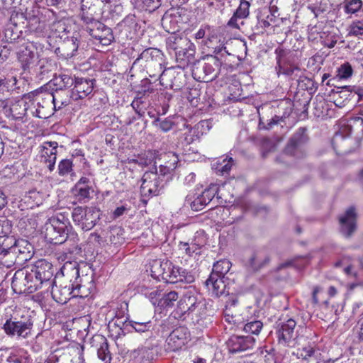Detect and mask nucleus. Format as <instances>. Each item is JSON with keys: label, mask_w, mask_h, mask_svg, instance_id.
I'll list each match as a JSON object with an SVG mask.
<instances>
[{"label": "nucleus", "mask_w": 363, "mask_h": 363, "mask_svg": "<svg viewBox=\"0 0 363 363\" xmlns=\"http://www.w3.org/2000/svg\"><path fill=\"white\" fill-rule=\"evenodd\" d=\"M219 189L216 184H211L208 189H205L194 200L188 196L186 202L188 203L193 211H199L202 210L214 198Z\"/></svg>", "instance_id": "nucleus-13"}, {"label": "nucleus", "mask_w": 363, "mask_h": 363, "mask_svg": "<svg viewBox=\"0 0 363 363\" xmlns=\"http://www.w3.org/2000/svg\"><path fill=\"white\" fill-rule=\"evenodd\" d=\"M32 250V245L26 240L14 237L0 240V264L10 268L17 259L19 262L28 261L33 256Z\"/></svg>", "instance_id": "nucleus-1"}, {"label": "nucleus", "mask_w": 363, "mask_h": 363, "mask_svg": "<svg viewBox=\"0 0 363 363\" xmlns=\"http://www.w3.org/2000/svg\"><path fill=\"white\" fill-rule=\"evenodd\" d=\"M34 272L45 284V286L48 289L50 288L52 284H55L52 279L53 277V267L51 263L45 259L38 260L33 266L30 267Z\"/></svg>", "instance_id": "nucleus-15"}, {"label": "nucleus", "mask_w": 363, "mask_h": 363, "mask_svg": "<svg viewBox=\"0 0 363 363\" xmlns=\"http://www.w3.org/2000/svg\"><path fill=\"white\" fill-rule=\"evenodd\" d=\"M18 60L24 70L33 69L38 60V52L33 45H27L18 52Z\"/></svg>", "instance_id": "nucleus-18"}, {"label": "nucleus", "mask_w": 363, "mask_h": 363, "mask_svg": "<svg viewBox=\"0 0 363 363\" xmlns=\"http://www.w3.org/2000/svg\"><path fill=\"white\" fill-rule=\"evenodd\" d=\"M98 357L104 362V363H109L111 357L108 349V344L104 342L97 351Z\"/></svg>", "instance_id": "nucleus-50"}, {"label": "nucleus", "mask_w": 363, "mask_h": 363, "mask_svg": "<svg viewBox=\"0 0 363 363\" xmlns=\"http://www.w3.org/2000/svg\"><path fill=\"white\" fill-rule=\"evenodd\" d=\"M166 272L163 274V280L167 283L186 282L192 283L194 281V276L186 269L174 266L170 261L169 263L165 264Z\"/></svg>", "instance_id": "nucleus-12"}, {"label": "nucleus", "mask_w": 363, "mask_h": 363, "mask_svg": "<svg viewBox=\"0 0 363 363\" xmlns=\"http://www.w3.org/2000/svg\"><path fill=\"white\" fill-rule=\"evenodd\" d=\"M257 18L258 26L267 28L275 21L276 15L270 9L264 8L259 11Z\"/></svg>", "instance_id": "nucleus-28"}, {"label": "nucleus", "mask_w": 363, "mask_h": 363, "mask_svg": "<svg viewBox=\"0 0 363 363\" xmlns=\"http://www.w3.org/2000/svg\"><path fill=\"white\" fill-rule=\"evenodd\" d=\"M178 294L174 291H172L167 294H162V297L158 302V306L162 308L171 307L174 303L178 299Z\"/></svg>", "instance_id": "nucleus-41"}, {"label": "nucleus", "mask_w": 363, "mask_h": 363, "mask_svg": "<svg viewBox=\"0 0 363 363\" xmlns=\"http://www.w3.org/2000/svg\"><path fill=\"white\" fill-rule=\"evenodd\" d=\"M206 284L208 290L216 297L225 293V284L223 281V278L210 275L209 278L206 281Z\"/></svg>", "instance_id": "nucleus-23"}, {"label": "nucleus", "mask_w": 363, "mask_h": 363, "mask_svg": "<svg viewBox=\"0 0 363 363\" xmlns=\"http://www.w3.org/2000/svg\"><path fill=\"white\" fill-rule=\"evenodd\" d=\"M163 179L157 172H145L142 177L140 192L143 196H153L159 194Z\"/></svg>", "instance_id": "nucleus-11"}, {"label": "nucleus", "mask_w": 363, "mask_h": 363, "mask_svg": "<svg viewBox=\"0 0 363 363\" xmlns=\"http://www.w3.org/2000/svg\"><path fill=\"white\" fill-rule=\"evenodd\" d=\"M189 337L188 329L180 326L175 328L168 336L166 340L167 350L177 351L187 342Z\"/></svg>", "instance_id": "nucleus-14"}, {"label": "nucleus", "mask_w": 363, "mask_h": 363, "mask_svg": "<svg viewBox=\"0 0 363 363\" xmlns=\"http://www.w3.org/2000/svg\"><path fill=\"white\" fill-rule=\"evenodd\" d=\"M10 55V51L6 47H0V64L6 61Z\"/></svg>", "instance_id": "nucleus-64"}, {"label": "nucleus", "mask_w": 363, "mask_h": 363, "mask_svg": "<svg viewBox=\"0 0 363 363\" xmlns=\"http://www.w3.org/2000/svg\"><path fill=\"white\" fill-rule=\"evenodd\" d=\"M348 35L358 38L363 36V21H353L349 27Z\"/></svg>", "instance_id": "nucleus-48"}, {"label": "nucleus", "mask_w": 363, "mask_h": 363, "mask_svg": "<svg viewBox=\"0 0 363 363\" xmlns=\"http://www.w3.org/2000/svg\"><path fill=\"white\" fill-rule=\"evenodd\" d=\"M345 11L347 13H355L359 11L362 6V0H345Z\"/></svg>", "instance_id": "nucleus-46"}, {"label": "nucleus", "mask_w": 363, "mask_h": 363, "mask_svg": "<svg viewBox=\"0 0 363 363\" xmlns=\"http://www.w3.org/2000/svg\"><path fill=\"white\" fill-rule=\"evenodd\" d=\"M250 4L248 1L240 0V5L234 13L239 19H244L248 17L250 14Z\"/></svg>", "instance_id": "nucleus-45"}, {"label": "nucleus", "mask_w": 363, "mask_h": 363, "mask_svg": "<svg viewBox=\"0 0 363 363\" xmlns=\"http://www.w3.org/2000/svg\"><path fill=\"white\" fill-rule=\"evenodd\" d=\"M79 47V43L77 38L72 37L64 41L62 45V50L64 51V55L66 57H72L75 55Z\"/></svg>", "instance_id": "nucleus-36"}, {"label": "nucleus", "mask_w": 363, "mask_h": 363, "mask_svg": "<svg viewBox=\"0 0 363 363\" xmlns=\"http://www.w3.org/2000/svg\"><path fill=\"white\" fill-rule=\"evenodd\" d=\"M222 69L223 63L218 57L207 55L203 61L194 65L192 75L196 81L208 82L221 74Z\"/></svg>", "instance_id": "nucleus-6"}, {"label": "nucleus", "mask_w": 363, "mask_h": 363, "mask_svg": "<svg viewBox=\"0 0 363 363\" xmlns=\"http://www.w3.org/2000/svg\"><path fill=\"white\" fill-rule=\"evenodd\" d=\"M89 242L93 244L102 245L104 244L105 240L103 239L101 235L98 234L97 233H92L89 237Z\"/></svg>", "instance_id": "nucleus-60"}, {"label": "nucleus", "mask_w": 363, "mask_h": 363, "mask_svg": "<svg viewBox=\"0 0 363 363\" xmlns=\"http://www.w3.org/2000/svg\"><path fill=\"white\" fill-rule=\"evenodd\" d=\"M128 318H111V320L109 322L110 326L118 327L120 330L123 329V327H128Z\"/></svg>", "instance_id": "nucleus-54"}, {"label": "nucleus", "mask_w": 363, "mask_h": 363, "mask_svg": "<svg viewBox=\"0 0 363 363\" xmlns=\"http://www.w3.org/2000/svg\"><path fill=\"white\" fill-rule=\"evenodd\" d=\"M83 281L86 282L87 286L79 285L78 279L77 281H74L72 284H70L72 290V296L85 298L94 291L95 284L92 273L91 274H86L83 279Z\"/></svg>", "instance_id": "nucleus-21"}, {"label": "nucleus", "mask_w": 363, "mask_h": 363, "mask_svg": "<svg viewBox=\"0 0 363 363\" xmlns=\"http://www.w3.org/2000/svg\"><path fill=\"white\" fill-rule=\"evenodd\" d=\"M72 162L70 160H62L58 165L59 174L65 176L72 171Z\"/></svg>", "instance_id": "nucleus-51"}, {"label": "nucleus", "mask_w": 363, "mask_h": 363, "mask_svg": "<svg viewBox=\"0 0 363 363\" xmlns=\"http://www.w3.org/2000/svg\"><path fill=\"white\" fill-rule=\"evenodd\" d=\"M146 9L152 11L159 8L161 5L160 0H144Z\"/></svg>", "instance_id": "nucleus-59"}, {"label": "nucleus", "mask_w": 363, "mask_h": 363, "mask_svg": "<svg viewBox=\"0 0 363 363\" xmlns=\"http://www.w3.org/2000/svg\"><path fill=\"white\" fill-rule=\"evenodd\" d=\"M11 231V221L4 217L0 218V238L4 239L7 237H10L9 234Z\"/></svg>", "instance_id": "nucleus-47"}, {"label": "nucleus", "mask_w": 363, "mask_h": 363, "mask_svg": "<svg viewBox=\"0 0 363 363\" xmlns=\"http://www.w3.org/2000/svg\"><path fill=\"white\" fill-rule=\"evenodd\" d=\"M269 257L264 251L256 252L250 259V264L255 270L262 267L269 262Z\"/></svg>", "instance_id": "nucleus-35"}, {"label": "nucleus", "mask_w": 363, "mask_h": 363, "mask_svg": "<svg viewBox=\"0 0 363 363\" xmlns=\"http://www.w3.org/2000/svg\"><path fill=\"white\" fill-rule=\"evenodd\" d=\"M255 342L250 336H237L233 340V350L235 352L245 351L253 347Z\"/></svg>", "instance_id": "nucleus-24"}, {"label": "nucleus", "mask_w": 363, "mask_h": 363, "mask_svg": "<svg viewBox=\"0 0 363 363\" xmlns=\"http://www.w3.org/2000/svg\"><path fill=\"white\" fill-rule=\"evenodd\" d=\"M355 209L350 207L345 213L340 217V230L345 236H350L356 229Z\"/></svg>", "instance_id": "nucleus-20"}, {"label": "nucleus", "mask_w": 363, "mask_h": 363, "mask_svg": "<svg viewBox=\"0 0 363 363\" xmlns=\"http://www.w3.org/2000/svg\"><path fill=\"white\" fill-rule=\"evenodd\" d=\"M162 160L164 163L166 164L165 167L167 170H174L177 167L179 162L178 156L172 152H169L161 155L159 160Z\"/></svg>", "instance_id": "nucleus-40"}, {"label": "nucleus", "mask_w": 363, "mask_h": 363, "mask_svg": "<svg viewBox=\"0 0 363 363\" xmlns=\"http://www.w3.org/2000/svg\"><path fill=\"white\" fill-rule=\"evenodd\" d=\"M180 246L182 249H184L186 254L191 255L192 253L195 252L198 247L195 245H192V246H189L187 242H181Z\"/></svg>", "instance_id": "nucleus-63"}, {"label": "nucleus", "mask_w": 363, "mask_h": 363, "mask_svg": "<svg viewBox=\"0 0 363 363\" xmlns=\"http://www.w3.org/2000/svg\"><path fill=\"white\" fill-rule=\"evenodd\" d=\"M57 146V142H45L41 146L40 162L44 163L50 172L55 168Z\"/></svg>", "instance_id": "nucleus-17"}, {"label": "nucleus", "mask_w": 363, "mask_h": 363, "mask_svg": "<svg viewBox=\"0 0 363 363\" xmlns=\"http://www.w3.org/2000/svg\"><path fill=\"white\" fill-rule=\"evenodd\" d=\"M152 125L160 128L162 132L166 133L172 129L174 123L169 118H164V120H160L159 118H157L152 122Z\"/></svg>", "instance_id": "nucleus-49"}, {"label": "nucleus", "mask_w": 363, "mask_h": 363, "mask_svg": "<svg viewBox=\"0 0 363 363\" xmlns=\"http://www.w3.org/2000/svg\"><path fill=\"white\" fill-rule=\"evenodd\" d=\"M101 28H104V24L97 20H95L89 25L85 26L84 30L91 35V33H95L94 30L100 29Z\"/></svg>", "instance_id": "nucleus-56"}, {"label": "nucleus", "mask_w": 363, "mask_h": 363, "mask_svg": "<svg viewBox=\"0 0 363 363\" xmlns=\"http://www.w3.org/2000/svg\"><path fill=\"white\" fill-rule=\"evenodd\" d=\"M74 223L84 231L92 229L100 218L99 210L93 207H75L72 211Z\"/></svg>", "instance_id": "nucleus-7"}, {"label": "nucleus", "mask_w": 363, "mask_h": 363, "mask_svg": "<svg viewBox=\"0 0 363 363\" xmlns=\"http://www.w3.org/2000/svg\"><path fill=\"white\" fill-rule=\"evenodd\" d=\"M352 72L353 70L352 66L350 65V63L345 62L337 68L336 76L329 79L326 84L328 86H333L335 82L337 79H347L350 78L352 75Z\"/></svg>", "instance_id": "nucleus-31"}, {"label": "nucleus", "mask_w": 363, "mask_h": 363, "mask_svg": "<svg viewBox=\"0 0 363 363\" xmlns=\"http://www.w3.org/2000/svg\"><path fill=\"white\" fill-rule=\"evenodd\" d=\"M263 328V323L260 320H252L245 324L243 330L246 333L259 335Z\"/></svg>", "instance_id": "nucleus-43"}, {"label": "nucleus", "mask_w": 363, "mask_h": 363, "mask_svg": "<svg viewBox=\"0 0 363 363\" xmlns=\"http://www.w3.org/2000/svg\"><path fill=\"white\" fill-rule=\"evenodd\" d=\"M23 350H11L7 349V363H31L28 357L23 356Z\"/></svg>", "instance_id": "nucleus-34"}, {"label": "nucleus", "mask_w": 363, "mask_h": 363, "mask_svg": "<svg viewBox=\"0 0 363 363\" xmlns=\"http://www.w3.org/2000/svg\"><path fill=\"white\" fill-rule=\"evenodd\" d=\"M74 79L68 74L62 73L58 76H55L49 83L48 86L52 85L56 86L55 90H63L74 84Z\"/></svg>", "instance_id": "nucleus-27"}, {"label": "nucleus", "mask_w": 363, "mask_h": 363, "mask_svg": "<svg viewBox=\"0 0 363 363\" xmlns=\"http://www.w3.org/2000/svg\"><path fill=\"white\" fill-rule=\"evenodd\" d=\"M33 323L30 318H8L3 325L2 329L9 337L27 338L30 334Z\"/></svg>", "instance_id": "nucleus-9"}, {"label": "nucleus", "mask_w": 363, "mask_h": 363, "mask_svg": "<svg viewBox=\"0 0 363 363\" xmlns=\"http://www.w3.org/2000/svg\"><path fill=\"white\" fill-rule=\"evenodd\" d=\"M141 56L143 58H148L149 57H155L161 58L162 53H161L160 50L158 49L149 48V49L144 50L142 52Z\"/></svg>", "instance_id": "nucleus-57"}, {"label": "nucleus", "mask_w": 363, "mask_h": 363, "mask_svg": "<svg viewBox=\"0 0 363 363\" xmlns=\"http://www.w3.org/2000/svg\"><path fill=\"white\" fill-rule=\"evenodd\" d=\"M231 268V262L227 259H221L213 264L211 276L224 278Z\"/></svg>", "instance_id": "nucleus-32"}, {"label": "nucleus", "mask_w": 363, "mask_h": 363, "mask_svg": "<svg viewBox=\"0 0 363 363\" xmlns=\"http://www.w3.org/2000/svg\"><path fill=\"white\" fill-rule=\"evenodd\" d=\"M128 325L135 332L140 333L148 332L153 329V324L151 320L139 323L138 320H130L128 321Z\"/></svg>", "instance_id": "nucleus-39"}, {"label": "nucleus", "mask_w": 363, "mask_h": 363, "mask_svg": "<svg viewBox=\"0 0 363 363\" xmlns=\"http://www.w3.org/2000/svg\"><path fill=\"white\" fill-rule=\"evenodd\" d=\"M74 86L71 91L70 97L74 100L84 99L91 94L94 89V80L84 78H75Z\"/></svg>", "instance_id": "nucleus-16"}, {"label": "nucleus", "mask_w": 363, "mask_h": 363, "mask_svg": "<svg viewBox=\"0 0 363 363\" xmlns=\"http://www.w3.org/2000/svg\"><path fill=\"white\" fill-rule=\"evenodd\" d=\"M169 263V260H155L154 261L152 267H151V273L152 277L157 279L163 280V274L164 275V272H166V267L164 269V265Z\"/></svg>", "instance_id": "nucleus-37"}, {"label": "nucleus", "mask_w": 363, "mask_h": 363, "mask_svg": "<svg viewBox=\"0 0 363 363\" xmlns=\"http://www.w3.org/2000/svg\"><path fill=\"white\" fill-rule=\"evenodd\" d=\"M51 93V102L52 104L55 111L61 109L63 106H66L69 104L68 93L65 90H55Z\"/></svg>", "instance_id": "nucleus-26"}, {"label": "nucleus", "mask_w": 363, "mask_h": 363, "mask_svg": "<svg viewBox=\"0 0 363 363\" xmlns=\"http://www.w3.org/2000/svg\"><path fill=\"white\" fill-rule=\"evenodd\" d=\"M352 89L350 86H343L341 91L334 92L331 96L335 106L342 108L345 106L351 96Z\"/></svg>", "instance_id": "nucleus-29"}, {"label": "nucleus", "mask_w": 363, "mask_h": 363, "mask_svg": "<svg viewBox=\"0 0 363 363\" xmlns=\"http://www.w3.org/2000/svg\"><path fill=\"white\" fill-rule=\"evenodd\" d=\"M26 199L28 200H33V204L40 206L43 202L42 195L37 191H30L26 196Z\"/></svg>", "instance_id": "nucleus-55"}, {"label": "nucleus", "mask_w": 363, "mask_h": 363, "mask_svg": "<svg viewBox=\"0 0 363 363\" xmlns=\"http://www.w3.org/2000/svg\"><path fill=\"white\" fill-rule=\"evenodd\" d=\"M161 291L157 289L152 290L149 293L148 297L150 299L151 302L155 305L160 301V299L162 297Z\"/></svg>", "instance_id": "nucleus-61"}, {"label": "nucleus", "mask_w": 363, "mask_h": 363, "mask_svg": "<svg viewBox=\"0 0 363 363\" xmlns=\"http://www.w3.org/2000/svg\"><path fill=\"white\" fill-rule=\"evenodd\" d=\"M155 153L149 151L144 156L140 157L139 163L142 165H149L153 161Z\"/></svg>", "instance_id": "nucleus-58"}, {"label": "nucleus", "mask_w": 363, "mask_h": 363, "mask_svg": "<svg viewBox=\"0 0 363 363\" xmlns=\"http://www.w3.org/2000/svg\"><path fill=\"white\" fill-rule=\"evenodd\" d=\"M296 323L294 319H289L278 325L277 335L279 342L283 345L289 344L296 337L295 327Z\"/></svg>", "instance_id": "nucleus-19"}, {"label": "nucleus", "mask_w": 363, "mask_h": 363, "mask_svg": "<svg viewBox=\"0 0 363 363\" xmlns=\"http://www.w3.org/2000/svg\"><path fill=\"white\" fill-rule=\"evenodd\" d=\"M233 165V160L231 157H230L229 159H223L221 162L218 161L217 162L214 163L213 164V168L217 173L221 175H225L229 173Z\"/></svg>", "instance_id": "nucleus-38"}, {"label": "nucleus", "mask_w": 363, "mask_h": 363, "mask_svg": "<svg viewBox=\"0 0 363 363\" xmlns=\"http://www.w3.org/2000/svg\"><path fill=\"white\" fill-rule=\"evenodd\" d=\"M95 33H91V37L97 40L99 43L103 45H108L113 37L111 33V30L104 25V28L96 29L94 30Z\"/></svg>", "instance_id": "nucleus-30"}, {"label": "nucleus", "mask_w": 363, "mask_h": 363, "mask_svg": "<svg viewBox=\"0 0 363 363\" xmlns=\"http://www.w3.org/2000/svg\"><path fill=\"white\" fill-rule=\"evenodd\" d=\"M297 357L307 360L314 354V350L312 347L308 346L297 350Z\"/></svg>", "instance_id": "nucleus-53"}, {"label": "nucleus", "mask_w": 363, "mask_h": 363, "mask_svg": "<svg viewBox=\"0 0 363 363\" xmlns=\"http://www.w3.org/2000/svg\"><path fill=\"white\" fill-rule=\"evenodd\" d=\"M30 113L40 118H47L55 111L51 102V93L41 91L30 101Z\"/></svg>", "instance_id": "nucleus-8"}, {"label": "nucleus", "mask_w": 363, "mask_h": 363, "mask_svg": "<svg viewBox=\"0 0 363 363\" xmlns=\"http://www.w3.org/2000/svg\"><path fill=\"white\" fill-rule=\"evenodd\" d=\"M50 287V293L52 298L59 303H66L71 298H74V296H72L71 284L62 287L55 286L54 284H52Z\"/></svg>", "instance_id": "nucleus-22"}, {"label": "nucleus", "mask_w": 363, "mask_h": 363, "mask_svg": "<svg viewBox=\"0 0 363 363\" xmlns=\"http://www.w3.org/2000/svg\"><path fill=\"white\" fill-rule=\"evenodd\" d=\"M11 286L16 294H32L45 286V284L38 279L33 269L30 267L15 272Z\"/></svg>", "instance_id": "nucleus-5"}, {"label": "nucleus", "mask_w": 363, "mask_h": 363, "mask_svg": "<svg viewBox=\"0 0 363 363\" xmlns=\"http://www.w3.org/2000/svg\"><path fill=\"white\" fill-rule=\"evenodd\" d=\"M203 305L201 296L197 293L195 289L189 288L179 301L178 310L182 314L199 312Z\"/></svg>", "instance_id": "nucleus-10"}, {"label": "nucleus", "mask_w": 363, "mask_h": 363, "mask_svg": "<svg viewBox=\"0 0 363 363\" xmlns=\"http://www.w3.org/2000/svg\"><path fill=\"white\" fill-rule=\"evenodd\" d=\"M111 307L113 308V310L109 311V315L111 318H128L126 315H128V306L126 302L121 301L113 303Z\"/></svg>", "instance_id": "nucleus-33"}, {"label": "nucleus", "mask_w": 363, "mask_h": 363, "mask_svg": "<svg viewBox=\"0 0 363 363\" xmlns=\"http://www.w3.org/2000/svg\"><path fill=\"white\" fill-rule=\"evenodd\" d=\"M308 262V259L306 257H297L290 260H288L279 266V269L287 267H294L296 269H301L304 267Z\"/></svg>", "instance_id": "nucleus-42"}, {"label": "nucleus", "mask_w": 363, "mask_h": 363, "mask_svg": "<svg viewBox=\"0 0 363 363\" xmlns=\"http://www.w3.org/2000/svg\"><path fill=\"white\" fill-rule=\"evenodd\" d=\"M74 191L82 199L89 198L91 192H93L91 187L88 185H82L79 187L74 186Z\"/></svg>", "instance_id": "nucleus-52"}, {"label": "nucleus", "mask_w": 363, "mask_h": 363, "mask_svg": "<svg viewBox=\"0 0 363 363\" xmlns=\"http://www.w3.org/2000/svg\"><path fill=\"white\" fill-rule=\"evenodd\" d=\"M352 133L356 135L354 140L358 147L359 138L363 135V118L356 116L341 121L340 130L333 138V148L335 150L339 149L342 153L352 152V149L347 148L354 140L349 138Z\"/></svg>", "instance_id": "nucleus-3"}, {"label": "nucleus", "mask_w": 363, "mask_h": 363, "mask_svg": "<svg viewBox=\"0 0 363 363\" xmlns=\"http://www.w3.org/2000/svg\"><path fill=\"white\" fill-rule=\"evenodd\" d=\"M17 79L15 77H3L0 76V108L7 116H11L15 119H21L30 112V103L23 99H20L15 103L9 101V96L16 89Z\"/></svg>", "instance_id": "nucleus-2"}, {"label": "nucleus", "mask_w": 363, "mask_h": 363, "mask_svg": "<svg viewBox=\"0 0 363 363\" xmlns=\"http://www.w3.org/2000/svg\"><path fill=\"white\" fill-rule=\"evenodd\" d=\"M61 273L63 277L69 279L70 284L79 278V270L76 262H67L62 267Z\"/></svg>", "instance_id": "nucleus-25"}, {"label": "nucleus", "mask_w": 363, "mask_h": 363, "mask_svg": "<svg viewBox=\"0 0 363 363\" xmlns=\"http://www.w3.org/2000/svg\"><path fill=\"white\" fill-rule=\"evenodd\" d=\"M71 227L69 218L63 213L52 216L45 224V240L53 245L64 243L67 238V232Z\"/></svg>", "instance_id": "nucleus-4"}, {"label": "nucleus", "mask_w": 363, "mask_h": 363, "mask_svg": "<svg viewBox=\"0 0 363 363\" xmlns=\"http://www.w3.org/2000/svg\"><path fill=\"white\" fill-rule=\"evenodd\" d=\"M33 70L37 74L44 75L51 70V64L45 58L38 60Z\"/></svg>", "instance_id": "nucleus-44"}, {"label": "nucleus", "mask_w": 363, "mask_h": 363, "mask_svg": "<svg viewBox=\"0 0 363 363\" xmlns=\"http://www.w3.org/2000/svg\"><path fill=\"white\" fill-rule=\"evenodd\" d=\"M143 103L142 98H135L131 103V106L135 111L139 115H142L143 111L142 108H140V105Z\"/></svg>", "instance_id": "nucleus-62"}]
</instances>
